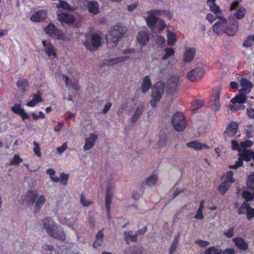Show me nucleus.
Segmentation results:
<instances>
[{
    "instance_id": "1",
    "label": "nucleus",
    "mask_w": 254,
    "mask_h": 254,
    "mask_svg": "<svg viewBox=\"0 0 254 254\" xmlns=\"http://www.w3.org/2000/svg\"><path fill=\"white\" fill-rule=\"evenodd\" d=\"M218 20L212 25V30L214 33L218 36L226 34L233 36L238 31V25L236 23L230 24L227 19L222 15L217 17Z\"/></svg>"
},
{
    "instance_id": "2",
    "label": "nucleus",
    "mask_w": 254,
    "mask_h": 254,
    "mask_svg": "<svg viewBox=\"0 0 254 254\" xmlns=\"http://www.w3.org/2000/svg\"><path fill=\"white\" fill-rule=\"evenodd\" d=\"M43 227L47 232L52 237L64 240L65 239L64 233L60 226H58L50 218H46L43 220Z\"/></svg>"
},
{
    "instance_id": "3",
    "label": "nucleus",
    "mask_w": 254,
    "mask_h": 254,
    "mask_svg": "<svg viewBox=\"0 0 254 254\" xmlns=\"http://www.w3.org/2000/svg\"><path fill=\"white\" fill-rule=\"evenodd\" d=\"M26 198L30 204H34V210L36 212L41 209L46 200L44 195H39L38 192L35 190L28 191Z\"/></svg>"
},
{
    "instance_id": "4",
    "label": "nucleus",
    "mask_w": 254,
    "mask_h": 254,
    "mask_svg": "<svg viewBox=\"0 0 254 254\" xmlns=\"http://www.w3.org/2000/svg\"><path fill=\"white\" fill-rule=\"evenodd\" d=\"M126 31L125 27L121 25L113 26L108 34L106 36L107 43L113 42L115 46L120 39L123 36Z\"/></svg>"
},
{
    "instance_id": "5",
    "label": "nucleus",
    "mask_w": 254,
    "mask_h": 254,
    "mask_svg": "<svg viewBox=\"0 0 254 254\" xmlns=\"http://www.w3.org/2000/svg\"><path fill=\"white\" fill-rule=\"evenodd\" d=\"M164 84L162 82H157L152 88V99L150 104L152 107H156L164 93Z\"/></svg>"
},
{
    "instance_id": "6",
    "label": "nucleus",
    "mask_w": 254,
    "mask_h": 254,
    "mask_svg": "<svg viewBox=\"0 0 254 254\" xmlns=\"http://www.w3.org/2000/svg\"><path fill=\"white\" fill-rule=\"evenodd\" d=\"M44 31L49 36L55 39L65 41L67 39L64 33L52 23L45 27Z\"/></svg>"
},
{
    "instance_id": "7",
    "label": "nucleus",
    "mask_w": 254,
    "mask_h": 254,
    "mask_svg": "<svg viewBox=\"0 0 254 254\" xmlns=\"http://www.w3.org/2000/svg\"><path fill=\"white\" fill-rule=\"evenodd\" d=\"M247 185L248 190L243 191V196L246 200L250 201L254 198V173L248 176Z\"/></svg>"
},
{
    "instance_id": "8",
    "label": "nucleus",
    "mask_w": 254,
    "mask_h": 254,
    "mask_svg": "<svg viewBox=\"0 0 254 254\" xmlns=\"http://www.w3.org/2000/svg\"><path fill=\"white\" fill-rule=\"evenodd\" d=\"M173 126L177 131H183L186 127V121L182 113H177L172 117Z\"/></svg>"
},
{
    "instance_id": "9",
    "label": "nucleus",
    "mask_w": 254,
    "mask_h": 254,
    "mask_svg": "<svg viewBox=\"0 0 254 254\" xmlns=\"http://www.w3.org/2000/svg\"><path fill=\"white\" fill-rule=\"evenodd\" d=\"M160 11L158 9H154L148 11L146 13V16L145 17L147 25L155 31L154 27L158 20L157 18V16H160Z\"/></svg>"
},
{
    "instance_id": "10",
    "label": "nucleus",
    "mask_w": 254,
    "mask_h": 254,
    "mask_svg": "<svg viewBox=\"0 0 254 254\" xmlns=\"http://www.w3.org/2000/svg\"><path fill=\"white\" fill-rule=\"evenodd\" d=\"M43 47V52L50 59L57 58V51L55 47L52 45L50 41L48 40H43L42 42Z\"/></svg>"
},
{
    "instance_id": "11",
    "label": "nucleus",
    "mask_w": 254,
    "mask_h": 254,
    "mask_svg": "<svg viewBox=\"0 0 254 254\" xmlns=\"http://www.w3.org/2000/svg\"><path fill=\"white\" fill-rule=\"evenodd\" d=\"M204 73L201 67H196L190 70L187 74V79L191 82H196L200 80Z\"/></svg>"
},
{
    "instance_id": "12",
    "label": "nucleus",
    "mask_w": 254,
    "mask_h": 254,
    "mask_svg": "<svg viewBox=\"0 0 254 254\" xmlns=\"http://www.w3.org/2000/svg\"><path fill=\"white\" fill-rule=\"evenodd\" d=\"M239 214H246L247 218L250 220L254 217V208L251 207L248 202H244L238 210Z\"/></svg>"
},
{
    "instance_id": "13",
    "label": "nucleus",
    "mask_w": 254,
    "mask_h": 254,
    "mask_svg": "<svg viewBox=\"0 0 254 254\" xmlns=\"http://www.w3.org/2000/svg\"><path fill=\"white\" fill-rule=\"evenodd\" d=\"M98 135L96 133H91L85 138L84 144L83 149L84 151H87L91 149L95 145L97 140Z\"/></svg>"
},
{
    "instance_id": "14",
    "label": "nucleus",
    "mask_w": 254,
    "mask_h": 254,
    "mask_svg": "<svg viewBox=\"0 0 254 254\" xmlns=\"http://www.w3.org/2000/svg\"><path fill=\"white\" fill-rule=\"evenodd\" d=\"M101 37L98 34L94 33L91 36V44L88 42H84L83 45L86 49L92 50V48H98L101 46Z\"/></svg>"
},
{
    "instance_id": "15",
    "label": "nucleus",
    "mask_w": 254,
    "mask_h": 254,
    "mask_svg": "<svg viewBox=\"0 0 254 254\" xmlns=\"http://www.w3.org/2000/svg\"><path fill=\"white\" fill-rule=\"evenodd\" d=\"M57 16L58 20L61 23H64L68 25H72L75 21L74 16L67 13H58Z\"/></svg>"
},
{
    "instance_id": "16",
    "label": "nucleus",
    "mask_w": 254,
    "mask_h": 254,
    "mask_svg": "<svg viewBox=\"0 0 254 254\" xmlns=\"http://www.w3.org/2000/svg\"><path fill=\"white\" fill-rule=\"evenodd\" d=\"M195 49L193 48H185L183 61L184 63H190L194 59L195 56Z\"/></svg>"
},
{
    "instance_id": "17",
    "label": "nucleus",
    "mask_w": 254,
    "mask_h": 254,
    "mask_svg": "<svg viewBox=\"0 0 254 254\" xmlns=\"http://www.w3.org/2000/svg\"><path fill=\"white\" fill-rule=\"evenodd\" d=\"M149 40V34L147 30H143L139 31L136 36L137 43L141 46H145Z\"/></svg>"
},
{
    "instance_id": "18",
    "label": "nucleus",
    "mask_w": 254,
    "mask_h": 254,
    "mask_svg": "<svg viewBox=\"0 0 254 254\" xmlns=\"http://www.w3.org/2000/svg\"><path fill=\"white\" fill-rule=\"evenodd\" d=\"M206 5L209 7V10L217 17L222 15V11L220 7L216 4V0H207Z\"/></svg>"
},
{
    "instance_id": "19",
    "label": "nucleus",
    "mask_w": 254,
    "mask_h": 254,
    "mask_svg": "<svg viewBox=\"0 0 254 254\" xmlns=\"http://www.w3.org/2000/svg\"><path fill=\"white\" fill-rule=\"evenodd\" d=\"M11 110L15 114L19 115L23 120L27 119L29 117V115L22 108L20 104H15L13 106L11 107Z\"/></svg>"
},
{
    "instance_id": "20",
    "label": "nucleus",
    "mask_w": 254,
    "mask_h": 254,
    "mask_svg": "<svg viewBox=\"0 0 254 254\" xmlns=\"http://www.w3.org/2000/svg\"><path fill=\"white\" fill-rule=\"evenodd\" d=\"M47 16L46 10H41L35 12L30 16V20L34 22H39L45 20Z\"/></svg>"
},
{
    "instance_id": "21",
    "label": "nucleus",
    "mask_w": 254,
    "mask_h": 254,
    "mask_svg": "<svg viewBox=\"0 0 254 254\" xmlns=\"http://www.w3.org/2000/svg\"><path fill=\"white\" fill-rule=\"evenodd\" d=\"M238 128V124L235 122L230 123L224 132V136L228 138L234 136Z\"/></svg>"
},
{
    "instance_id": "22",
    "label": "nucleus",
    "mask_w": 254,
    "mask_h": 254,
    "mask_svg": "<svg viewBox=\"0 0 254 254\" xmlns=\"http://www.w3.org/2000/svg\"><path fill=\"white\" fill-rule=\"evenodd\" d=\"M240 84L242 88L239 90L240 92H243L245 94H248L251 92L253 85L251 81L245 78H241L240 80Z\"/></svg>"
},
{
    "instance_id": "23",
    "label": "nucleus",
    "mask_w": 254,
    "mask_h": 254,
    "mask_svg": "<svg viewBox=\"0 0 254 254\" xmlns=\"http://www.w3.org/2000/svg\"><path fill=\"white\" fill-rule=\"evenodd\" d=\"M186 146L188 147L195 150H200L203 149H207L209 148V146L207 144L204 143H201L196 140L188 142L186 144Z\"/></svg>"
},
{
    "instance_id": "24",
    "label": "nucleus",
    "mask_w": 254,
    "mask_h": 254,
    "mask_svg": "<svg viewBox=\"0 0 254 254\" xmlns=\"http://www.w3.org/2000/svg\"><path fill=\"white\" fill-rule=\"evenodd\" d=\"M220 92L219 90H217L215 93V95L213 97V99L210 101V104L212 109L214 111H217L219 110L220 105L219 103V96Z\"/></svg>"
},
{
    "instance_id": "25",
    "label": "nucleus",
    "mask_w": 254,
    "mask_h": 254,
    "mask_svg": "<svg viewBox=\"0 0 254 254\" xmlns=\"http://www.w3.org/2000/svg\"><path fill=\"white\" fill-rule=\"evenodd\" d=\"M43 99L42 95L40 92H38L36 94L32 95V99L26 103V106L30 107L35 106L38 103L42 102Z\"/></svg>"
},
{
    "instance_id": "26",
    "label": "nucleus",
    "mask_w": 254,
    "mask_h": 254,
    "mask_svg": "<svg viewBox=\"0 0 254 254\" xmlns=\"http://www.w3.org/2000/svg\"><path fill=\"white\" fill-rule=\"evenodd\" d=\"M144 110V106L143 104H140L138 105L135 111L130 119V121L131 123H134L136 122L138 119L140 118L141 114H142Z\"/></svg>"
},
{
    "instance_id": "27",
    "label": "nucleus",
    "mask_w": 254,
    "mask_h": 254,
    "mask_svg": "<svg viewBox=\"0 0 254 254\" xmlns=\"http://www.w3.org/2000/svg\"><path fill=\"white\" fill-rule=\"evenodd\" d=\"M181 80L177 76H174L170 78L168 82L169 89L170 92L175 91L179 86Z\"/></svg>"
},
{
    "instance_id": "28",
    "label": "nucleus",
    "mask_w": 254,
    "mask_h": 254,
    "mask_svg": "<svg viewBox=\"0 0 254 254\" xmlns=\"http://www.w3.org/2000/svg\"><path fill=\"white\" fill-rule=\"evenodd\" d=\"M247 94H245V93L241 92L239 93V94L235 96L234 98L231 99V102L233 104H243L244 103H245L246 99H247V96H246Z\"/></svg>"
},
{
    "instance_id": "29",
    "label": "nucleus",
    "mask_w": 254,
    "mask_h": 254,
    "mask_svg": "<svg viewBox=\"0 0 254 254\" xmlns=\"http://www.w3.org/2000/svg\"><path fill=\"white\" fill-rule=\"evenodd\" d=\"M63 78L64 80L66 87L75 90H76L79 88L78 82L77 80L72 81L66 75H63Z\"/></svg>"
},
{
    "instance_id": "30",
    "label": "nucleus",
    "mask_w": 254,
    "mask_h": 254,
    "mask_svg": "<svg viewBox=\"0 0 254 254\" xmlns=\"http://www.w3.org/2000/svg\"><path fill=\"white\" fill-rule=\"evenodd\" d=\"M233 241L239 249L243 251L247 250L248 245L243 238L240 237L235 238L233 239Z\"/></svg>"
},
{
    "instance_id": "31",
    "label": "nucleus",
    "mask_w": 254,
    "mask_h": 254,
    "mask_svg": "<svg viewBox=\"0 0 254 254\" xmlns=\"http://www.w3.org/2000/svg\"><path fill=\"white\" fill-rule=\"evenodd\" d=\"M158 180V176L156 174H152L146 179L144 183L149 187H153L157 184Z\"/></svg>"
},
{
    "instance_id": "32",
    "label": "nucleus",
    "mask_w": 254,
    "mask_h": 254,
    "mask_svg": "<svg viewBox=\"0 0 254 254\" xmlns=\"http://www.w3.org/2000/svg\"><path fill=\"white\" fill-rule=\"evenodd\" d=\"M167 42L169 46H173L175 45L177 41V36L176 34L170 30H167Z\"/></svg>"
},
{
    "instance_id": "33",
    "label": "nucleus",
    "mask_w": 254,
    "mask_h": 254,
    "mask_svg": "<svg viewBox=\"0 0 254 254\" xmlns=\"http://www.w3.org/2000/svg\"><path fill=\"white\" fill-rule=\"evenodd\" d=\"M151 86V79L148 75L144 77L143 78L141 86V91L143 93H146L150 88Z\"/></svg>"
},
{
    "instance_id": "34",
    "label": "nucleus",
    "mask_w": 254,
    "mask_h": 254,
    "mask_svg": "<svg viewBox=\"0 0 254 254\" xmlns=\"http://www.w3.org/2000/svg\"><path fill=\"white\" fill-rule=\"evenodd\" d=\"M235 179L233 177V174L231 171H228L224 173L222 177V181L226 182L229 184H232L235 182Z\"/></svg>"
},
{
    "instance_id": "35",
    "label": "nucleus",
    "mask_w": 254,
    "mask_h": 254,
    "mask_svg": "<svg viewBox=\"0 0 254 254\" xmlns=\"http://www.w3.org/2000/svg\"><path fill=\"white\" fill-rule=\"evenodd\" d=\"M112 198V194L110 192L109 190H108L106 192L105 196V206L108 212V216L109 218L111 217L109 211L110 209V205L111 203Z\"/></svg>"
},
{
    "instance_id": "36",
    "label": "nucleus",
    "mask_w": 254,
    "mask_h": 254,
    "mask_svg": "<svg viewBox=\"0 0 254 254\" xmlns=\"http://www.w3.org/2000/svg\"><path fill=\"white\" fill-rule=\"evenodd\" d=\"M125 238L127 242L129 243L131 241H135L136 240L137 234L133 233L131 231H127L124 232Z\"/></svg>"
},
{
    "instance_id": "37",
    "label": "nucleus",
    "mask_w": 254,
    "mask_h": 254,
    "mask_svg": "<svg viewBox=\"0 0 254 254\" xmlns=\"http://www.w3.org/2000/svg\"><path fill=\"white\" fill-rule=\"evenodd\" d=\"M164 54L162 56V60H167L175 55V51L172 48H166L164 49Z\"/></svg>"
},
{
    "instance_id": "38",
    "label": "nucleus",
    "mask_w": 254,
    "mask_h": 254,
    "mask_svg": "<svg viewBox=\"0 0 254 254\" xmlns=\"http://www.w3.org/2000/svg\"><path fill=\"white\" fill-rule=\"evenodd\" d=\"M129 57L127 56H123L112 59L110 61V64H118L127 61Z\"/></svg>"
},
{
    "instance_id": "39",
    "label": "nucleus",
    "mask_w": 254,
    "mask_h": 254,
    "mask_svg": "<svg viewBox=\"0 0 254 254\" xmlns=\"http://www.w3.org/2000/svg\"><path fill=\"white\" fill-rule=\"evenodd\" d=\"M57 7L59 9L62 8L64 10H73L71 6L66 1L63 0H59V3L57 4Z\"/></svg>"
},
{
    "instance_id": "40",
    "label": "nucleus",
    "mask_w": 254,
    "mask_h": 254,
    "mask_svg": "<svg viewBox=\"0 0 254 254\" xmlns=\"http://www.w3.org/2000/svg\"><path fill=\"white\" fill-rule=\"evenodd\" d=\"M88 10L89 11L93 14H97L98 13L99 9L98 5L96 2L90 1L88 3Z\"/></svg>"
},
{
    "instance_id": "41",
    "label": "nucleus",
    "mask_w": 254,
    "mask_h": 254,
    "mask_svg": "<svg viewBox=\"0 0 254 254\" xmlns=\"http://www.w3.org/2000/svg\"><path fill=\"white\" fill-rule=\"evenodd\" d=\"M46 172L53 182L55 183L60 182V178L55 175L56 172L54 169L51 168L48 169L47 170Z\"/></svg>"
},
{
    "instance_id": "42",
    "label": "nucleus",
    "mask_w": 254,
    "mask_h": 254,
    "mask_svg": "<svg viewBox=\"0 0 254 254\" xmlns=\"http://www.w3.org/2000/svg\"><path fill=\"white\" fill-rule=\"evenodd\" d=\"M230 186L231 184L222 181V183L220 184L218 187V191L220 193L224 194L226 192V191L229 189Z\"/></svg>"
},
{
    "instance_id": "43",
    "label": "nucleus",
    "mask_w": 254,
    "mask_h": 254,
    "mask_svg": "<svg viewBox=\"0 0 254 254\" xmlns=\"http://www.w3.org/2000/svg\"><path fill=\"white\" fill-rule=\"evenodd\" d=\"M80 202L83 207H88L92 203V201L89 199H88L86 197L82 194L80 196Z\"/></svg>"
},
{
    "instance_id": "44",
    "label": "nucleus",
    "mask_w": 254,
    "mask_h": 254,
    "mask_svg": "<svg viewBox=\"0 0 254 254\" xmlns=\"http://www.w3.org/2000/svg\"><path fill=\"white\" fill-rule=\"evenodd\" d=\"M222 251L215 247H211L205 251V254H221Z\"/></svg>"
},
{
    "instance_id": "45",
    "label": "nucleus",
    "mask_w": 254,
    "mask_h": 254,
    "mask_svg": "<svg viewBox=\"0 0 254 254\" xmlns=\"http://www.w3.org/2000/svg\"><path fill=\"white\" fill-rule=\"evenodd\" d=\"M246 9L244 7H241L239 9L237 12L234 14V16L238 19H242L245 16Z\"/></svg>"
},
{
    "instance_id": "46",
    "label": "nucleus",
    "mask_w": 254,
    "mask_h": 254,
    "mask_svg": "<svg viewBox=\"0 0 254 254\" xmlns=\"http://www.w3.org/2000/svg\"><path fill=\"white\" fill-rule=\"evenodd\" d=\"M253 145V142L250 140H245L244 141H242L241 142V152L243 151H245L247 150V148L251 147Z\"/></svg>"
},
{
    "instance_id": "47",
    "label": "nucleus",
    "mask_w": 254,
    "mask_h": 254,
    "mask_svg": "<svg viewBox=\"0 0 254 254\" xmlns=\"http://www.w3.org/2000/svg\"><path fill=\"white\" fill-rule=\"evenodd\" d=\"M231 146L233 150H237L239 152V157L243 158V157L241 156V153H243L244 151L241 152V144L239 145L238 143L235 140H233L231 141Z\"/></svg>"
},
{
    "instance_id": "48",
    "label": "nucleus",
    "mask_w": 254,
    "mask_h": 254,
    "mask_svg": "<svg viewBox=\"0 0 254 254\" xmlns=\"http://www.w3.org/2000/svg\"><path fill=\"white\" fill-rule=\"evenodd\" d=\"M158 10L160 11V16L165 15L169 20L173 18V14L172 11L161 9H158Z\"/></svg>"
},
{
    "instance_id": "49",
    "label": "nucleus",
    "mask_w": 254,
    "mask_h": 254,
    "mask_svg": "<svg viewBox=\"0 0 254 254\" xmlns=\"http://www.w3.org/2000/svg\"><path fill=\"white\" fill-rule=\"evenodd\" d=\"M156 26L157 28V30L159 32H160L162 30H163L166 27V24L165 23V21L161 19H159L157 20L156 23Z\"/></svg>"
},
{
    "instance_id": "50",
    "label": "nucleus",
    "mask_w": 254,
    "mask_h": 254,
    "mask_svg": "<svg viewBox=\"0 0 254 254\" xmlns=\"http://www.w3.org/2000/svg\"><path fill=\"white\" fill-rule=\"evenodd\" d=\"M22 162V159L20 157L19 155L15 154L10 160V164L12 165H16L19 164Z\"/></svg>"
},
{
    "instance_id": "51",
    "label": "nucleus",
    "mask_w": 254,
    "mask_h": 254,
    "mask_svg": "<svg viewBox=\"0 0 254 254\" xmlns=\"http://www.w3.org/2000/svg\"><path fill=\"white\" fill-rule=\"evenodd\" d=\"M33 145H34L33 151H34L35 154L39 157H41V149L40 147L39 144L36 141H34Z\"/></svg>"
},
{
    "instance_id": "52",
    "label": "nucleus",
    "mask_w": 254,
    "mask_h": 254,
    "mask_svg": "<svg viewBox=\"0 0 254 254\" xmlns=\"http://www.w3.org/2000/svg\"><path fill=\"white\" fill-rule=\"evenodd\" d=\"M229 108L231 111H236L238 110H244L245 109V106L242 104L236 105L235 104L230 105L229 106Z\"/></svg>"
},
{
    "instance_id": "53",
    "label": "nucleus",
    "mask_w": 254,
    "mask_h": 254,
    "mask_svg": "<svg viewBox=\"0 0 254 254\" xmlns=\"http://www.w3.org/2000/svg\"><path fill=\"white\" fill-rule=\"evenodd\" d=\"M254 44V35L249 36L248 39L244 43V47H250Z\"/></svg>"
},
{
    "instance_id": "54",
    "label": "nucleus",
    "mask_w": 254,
    "mask_h": 254,
    "mask_svg": "<svg viewBox=\"0 0 254 254\" xmlns=\"http://www.w3.org/2000/svg\"><path fill=\"white\" fill-rule=\"evenodd\" d=\"M69 176L68 174L62 173L60 175V182L62 185H65L67 184V181L68 179Z\"/></svg>"
},
{
    "instance_id": "55",
    "label": "nucleus",
    "mask_w": 254,
    "mask_h": 254,
    "mask_svg": "<svg viewBox=\"0 0 254 254\" xmlns=\"http://www.w3.org/2000/svg\"><path fill=\"white\" fill-rule=\"evenodd\" d=\"M28 85V81L25 79L19 80L17 82V86L18 88H22Z\"/></svg>"
},
{
    "instance_id": "56",
    "label": "nucleus",
    "mask_w": 254,
    "mask_h": 254,
    "mask_svg": "<svg viewBox=\"0 0 254 254\" xmlns=\"http://www.w3.org/2000/svg\"><path fill=\"white\" fill-rule=\"evenodd\" d=\"M202 106V104L199 101H194L192 102L191 110L194 111L200 108Z\"/></svg>"
},
{
    "instance_id": "57",
    "label": "nucleus",
    "mask_w": 254,
    "mask_h": 254,
    "mask_svg": "<svg viewBox=\"0 0 254 254\" xmlns=\"http://www.w3.org/2000/svg\"><path fill=\"white\" fill-rule=\"evenodd\" d=\"M178 241L177 240H174L171 244V246L169 250V254H173L175 251L177 246Z\"/></svg>"
},
{
    "instance_id": "58",
    "label": "nucleus",
    "mask_w": 254,
    "mask_h": 254,
    "mask_svg": "<svg viewBox=\"0 0 254 254\" xmlns=\"http://www.w3.org/2000/svg\"><path fill=\"white\" fill-rule=\"evenodd\" d=\"M217 16L216 15H214L211 13H208L206 16V19L208 20L210 23H212L214 22L216 19Z\"/></svg>"
},
{
    "instance_id": "59",
    "label": "nucleus",
    "mask_w": 254,
    "mask_h": 254,
    "mask_svg": "<svg viewBox=\"0 0 254 254\" xmlns=\"http://www.w3.org/2000/svg\"><path fill=\"white\" fill-rule=\"evenodd\" d=\"M67 148L66 143H64L61 146L57 148L56 150L59 154H62Z\"/></svg>"
},
{
    "instance_id": "60",
    "label": "nucleus",
    "mask_w": 254,
    "mask_h": 254,
    "mask_svg": "<svg viewBox=\"0 0 254 254\" xmlns=\"http://www.w3.org/2000/svg\"><path fill=\"white\" fill-rule=\"evenodd\" d=\"M195 243L199 245L200 247L204 248L209 245V242L208 241H202L201 240H197L195 241Z\"/></svg>"
},
{
    "instance_id": "61",
    "label": "nucleus",
    "mask_w": 254,
    "mask_h": 254,
    "mask_svg": "<svg viewBox=\"0 0 254 254\" xmlns=\"http://www.w3.org/2000/svg\"><path fill=\"white\" fill-rule=\"evenodd\" d=\"M194 218L198 220L203 219L204 218V215L202 213V210L198 209L194 216Z\"/></svg>"
},
{
    "instance_id": "62",
    "label": "nucleus",
    "mask_w": 254,
    "mask_h": 254,
    "mask_svg": "<svg viewBox=\"0 0 254 254\" xmlns=\"http://www.w3.org/2000/svg\"><path fill=\"white\" fill-rule=\"evenodd\" d=\"M32 116L33 119L36 120L39 118L44 119L45 117V114L42 111L39 112L38 115L35 113H32Z\"/></svg>"
},
{
    "instance_id": "63",
    "label": "nucleus",
    "mask_w": 254,
    "mask_h": 254,
    "mask_svg": "<svg viewBox=\"0 0 254 254\" xmlns=\"http://www.w3.org/2000/svg\"><path fill=\"white\" fill-rule=\"evenodd\" d=\"M112 106V104L111 102L107 103L105 105L104 107L102 110V113L104 114H106L109 111V110L110 109Z\"/></svg>"
},
{
    "instance_id": "64",
    "label": "nucleus",
    "mask_w": 254,
    "mask_h": 254,
    "mask_svg": "<svg viewBox=\"0 0 254 254\" xmlns=\"http://www.w3.org/2000/svg\"><path fill=\"white\" fill-rule=\"evenodd\" d=\"M234 234V229L233 228H230L227 232H225L224 235L227 238H231L233 236Z\"/></svg>"
}]
</instances>
